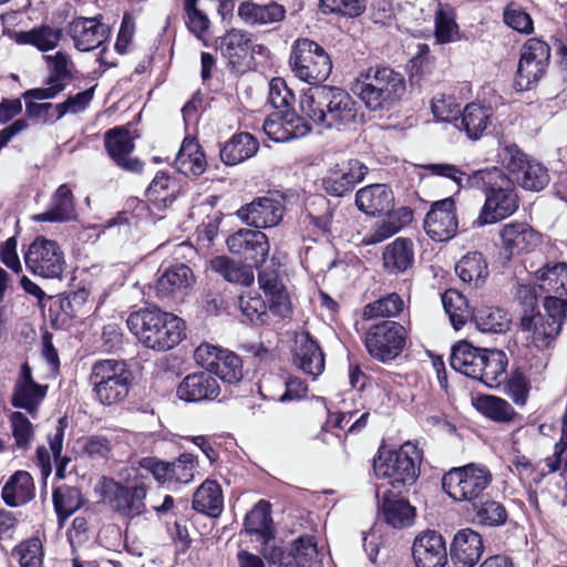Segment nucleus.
<instances>
[{"mask_svg":"<svg viewBox=\"0 0 567 567\" xmlns=\"http://www.w3.org/2000/svg\"><path fill=\"white\" fill-rule=\"evenodd\" d=\"M303 115L322 130L344 131L359 122V105L343 89L317 85L300 100Z\"/></svg>","mask_w":567,"mask_h":567,"instance_id":"f257e3e1","label":"nucleus"},{"mask_svg":"<svg viewBox=\"0 0 567 567\" xmlns=\"http://www.w3.org/2000/svg\"><path fill=\"white\" fill-rule=\"evenodd\" d=\"M126 324L130 331L147 349L167 351L184 338V321L157 307L142 308L132 312Z\"/></svg>","mask_w":567,"mask_h":567,"instance_id":"f03ea898","label":"nucleus"},{"mask_svg":"<svg viewBox=\"0 0 567 567\" xmlns=\"http://www.w3.org/2000/svg\"><path fill=\"white\" fill-rule=\"evenodd\" d=\"M473 188L485 194V203L474 226L495 224L513 215L518 208V197L512 179L499 168L480 169L478 177L472 179Z\"/></svg>","mask_w":567,"mask_h":567,"instance_id":"7ed1b4c3","label":"nucleus"},{"mask_svg":"<svg viewBox=\"0 0 567 567\" xmlns=\"http://www.w3.org/2000/svg\"><path fill=\"white\" fill-rule=\"evenodd\" d=\"M352 91L370 111L390 110L404 94L405 81L390 66H371L361 71Z\"/></svg>","mask_w":567,"mask_h":567,"instance_id":"20e7f679","label":"nucleus"},{"mask_svg":"<svg viewBox=\"0 0 567 567\" xmlns=\"http://www.w3.org/2000/svg\"><path fill=\"white\" fill-rule=\"evenodd\" d=\"M422 460V451L408 441L399 450L380 452L373 460V472L377 478L389 480V485L400 493L416 482Z\"/></svg>","mask_w":567,"mask_h":567,"instance_id":"39448f33","label":"nucleus"},{"mask_svg":"<svg viewBox=\"0 0 567 567\" xmlns=\"http://www.w3.org/2000/svg\"><path fill=\"white\" fill-rule=\"evenodd\" d=\"M89 382L96 400L112 405L127 396L132 385V372L122 360H99L91 368Z\"/></svg>","mask_w":567,"mask_h":567,"instance_id":"423d86ee","label":"nucleus"},{"mask_svg":"<svg viewBox=\"0 0 567 567\" xmlns=\"http://www.w3.org/2000/svg\"><path fill=\"white\" fill-rule=\"evenodd\" d=\"M289 66L296 78L317 85L331 74L332 61L320 44L302 38L297 39L291 47Z\"/></svg>","mask_w":567,"mask_h":567,"instance_id":"0eeeda50","label":"nucleus"},{"mask_svg":"<svg viewBox=\"0 0 567 567\" xmlns=\"http://www.w3.org/2000/svg\"><path fill=\"white\" fill-rule=\"evenodd\" d=\"M567 318V300L546 296L544 313H524L520 318L523 331L532 332V341L538 349H545L559 336Z\"/></svg>","mask_w":567,"mask_h":567,"instance_id":"6e6552de","label":"nucleus"},{"mask_svg":"<svg viewBox=\"0 0 567 567\" xmlns=\"http://www.w3.org/2000/svg\"><path fill=\"white\" fill-rule=\"evenodd\" d=\"M492 473L487 466L470 463L453 467L441 480L443 491L456 502H468L476 506L483 492L492 483Z\"/></svg>","mask_w":567,"mask_h":567,"instance_id":"1a4fd4ad","label":"nucleus"},{"mask_svg":"<svg viewBox=\"0 0 567 567\" xmlns=\"http://www.w3.org/2000/svg\"><path fill=\"white\" fill-rule=\"evenodd\" d=\"M549 61V45L537 38L528 39L520 49L514 79L515 90L524 92L534 89L546 74Z\"/></svg>","mask_w":567,"mask_h":567,"instance_id":"9d476101","label":"nucleus"},{"mask_svg":"<svg viewBox=\"0 0 567 567\" xmlns=\"http://www.w3.org/2000/svg\"><path fill=\"white\" fill-rule=\"evenodd\" d=\"M404 328L391 320L372 326L365 333L364 344L369 354L375 360L386 363L402 352L405 344Z\"/></svg>","mask_w":567,"mask_h":567,"instance_id":"9b49d317","label":"nucleus"},{"mask_svg":"<svg viewBox=\"0 0 567 567\" xmlns=\"http://www.w3.org/2000/svg\"><path fill=\"white\" fill-rule=\"evenodd\" d=\"M24 262L33 275L55 279L65 269L64 254L56 241L37 237L24 255Z\"/></svg>","mask_w":567,"mask_h":567,"instance_id":"f8f14e48","label":"nucleus"},{"mask_svg":"<svg viewBox=\"0 0 567 567\" xmlns=\"http://www.w3.org/2000/svg\"><path fill=\"white\" fill-rule=\"evenodd\" d=\"M102 486L105 497L118 515L134 518L145 512L147 486L144 483L123 485L113 478L103 477Z\"/></svg>","mask_w":567,"mask_h":567,"instance_id":"ddd939ff","label":"nucleus"},{"mask_svg":"<svg viewBox=\"0 0 567 567\" xmlns=\"http://www.w3.org/2000/svg\"><path fill=\"white\" fill-rule=\"evenodd\" d=\"M197 465V457L190 453H184L173 462L152 456L138 461V467L152 474L158 483L188 484L194 480Z\"/></svg>","mask_w":567,"mask_h":567,"instance_id":"4468645a","label":"nucleus"},{"mask_svg":"<svg viewBox=\"0 0 567 567\" xmlns=\"http://www.w3.org/2000/svg\"><path fill=\"white\" fill-rule=\"evenodd\" d=\"M285 214V200L280 195L257 197L243 206L237 216L248 226L256 229L277 226Z\"/></svg>","mask_w":567,"mask_h":567,"instance_id":"2eb2a0df","label":"nucleus"},{"mask_svg":"<svg viewBox=\"0 0 567 567\" xmlns=\"http://www.w3.org/2000/svg\"><path fill=\"white\" fill-rule=\"evenodd\" d=\"M379 516L393 528L402 529L410 527L415 520V507L399 493H394L384 485L375 487Z\"/></svg>","mask_w":567,"mask_h":567,"instance_id":"dca6fc26","label":"nucleus"},{"mask_svg":"<svg viewBox=\"0 0 567 567\" xmlns=\"http://www.w3.org/2000/svg\"><path fill=\"white\" fill-rule=\"evenodd\" d=\"M265 134L277 143L305 137L311 132V123L296 112L282 111L269 115L262 125Z\"/></svg>","mask_w":567,"mask_h":567,"instance_id":"f3484780","label":"nucleus"},{"mask_svg":"<svg viewBox=\"0 0 567 567\" xmlns=\"http://www.w3.org/2000/svg\"><path fill=\"white\" fill-rule=\"evenodd\" d=\"M226 244L231 254L243 256L256 267L267 260L270 248L268 237L258 229L241 228L230 235Z\"/></svg>","mask_w":567,"mask_h":567,"instance_id":"a211bd4d","label":"nucleus"},{"mask_svg":"<svg viewBox=\"0 0 567 567\" xmlns=\"http://www.w3.org/2000/svg\"><path fill=\"white\" fill-rule=\"evenodd\" d=\"M457 231L455 202L452 197L433 202L427 210V236L437 243L447 241Z\"/></svg>","mask_w":567,"mask_h":567,"instance_id":"6ab92c4d","label":"nucleus"},{"mask_svg":"<svg viewBox=\"0 0 567 567\" xmlns=\"http://www.w3.org/2000/svg\"><path fill=\"white\" fill-rule=\"evenodd\" d=\"M66 33L80 51H91L102 45L111 34V29L97 18L79 17L69 22Z\"/></svg>","mask_w":567,"mask_h":567,"instance_id":"aec40b11","label":"nucleus"},{"mask_svg":"<svg viewBox=\"0 0 567 567\" xmlns=\"http://www.w3.org/2000/svg\"><path fill=\"white\" fill-rule=\"evenodd\" d=\"M104 146L110 157L121 168L132 173L142 171L143 163L136 157H130L134 151V142L131 132L124 126L109 130L104 136Z\"/></svg>","mask_w":567,"mask_h":567,"instance_id":"412c9836","label":"nucleus"},{"mask_svg":"<svg viewBox=\"0 0 567 567\" xmlns=\"http://www.w3.org/2000/svg\"><path fill=\"white\" fill-rule=\"evenodd\" d=\"M219 393L216 377L206 371L187 374L176 389L177 398L185 402L214 401Z\"/></svg>","mask_w":567,"mask_h":567,"instance_id":"4be33fe9","label":"nucleus"},{"mask_svg":"<svg viewBox=\"0 0 567 567\" xmlns=\"http://www.w3.org/2000/svg\"><path fill=\"white\" fill-rule=\"evenodd\" d=\"M502 248L506 258L528 252L540 243V235L527 223L512 221L499 230Z\"/></svg>","mask_w":567,"mask_h":567,"instance_id":"5701e85b","label":"nucleus"},{"mask_svg":"<svg viewBox=\"0 0 567 567\" xmlns=\"http://www.w3.org/2000/svg\"><path fill=\"white\" fill-rule=\"evenodd\" d=\"M47 394V386L38 384L32 378V371L28 363L22 364L19 378L13 388L11 404L14 408L24 409L32 416Z\"/></svg>","mask_w":567,"mask_h":567,"instance_id":"b1692460","label":"nucleus"},{"mask_svg":"<svg viewBox=\"0 0 567 567\" xmlns=\"http://www.w3.org/2000/svg\"><path fill=\"white\" fill-rule=\"evenodd\" d=\"M367 172L368 167L360 161L349 159L342 168L331 172L322 179V187L330 196H346L363 181Z\"/></svg>","mask_w":567,"mask_h":567,"instance_id":"393cba45","label":"nucleus"},{"mask_svg":"<svg viewBox=\"0 0 567 567\" xmlns=\"http://www.w3.org/2000/svg\"><path fill=\"white\" fill-rule=\"evenodd\" d=\"M194 282L195 276L187 265H173L157 279L156 296L161 299L183 297L188 293Z\"/></svg>","mask_w":567,"mask_h":567,"instance_id":"a878e982","label":"nucleus"},{"mask_svg":"<svg viewBox=\"0 0 567 567\" xmlns=\"http://www.w3.org/2000/svg\"><path fill=\"white\" fill-rule=\"evenodd\" d=\"M484 551L482 536L471 529L458 530L451 544V558L456 567H474Z\"/></svg>","mask_w":567,"mask_h":567,"instance_id":"bb28decb","label":"nucleus"},{"mask_svg":"<svg viewBox=\"0 0 567 567\" xmlns=\"http://www.w3.org/2000/svg\"><path fill=\"white\" fill-rule=\"evenodd\" d=\"M286 8L276 2L257 3L243 1L237 9L240 20L249 27H266L280 23L286 18Z\"/></svg>","mask_w":567,"mask_h":567,"instance_id":"cd10ccee","label":"nucleus"},{"mask_svg":"<svg viewBox=\"0 0 567 567\" xmlns=\"http://www.w3.org/2000/svg\"><path fill=\"white\" fill-rule=\"evenodd\" d=\"M413 213L410 207H401L395 210H389L386 215L379 220L374 228L365 234L361 240L363 245H375L398 234L404 226L410 224Z\"/></svg>","mask_w":567,"mask_h":567,"instance_id":"c85d7f7f","label":"nucleus"},{"mask_svg":"<svg viewBox=\"0 0 567 567\" xmlns=\"http://www.w3.org/2000/svg\"><path fill=\"white\" fill-rule=\"evenodd\" d=\"M458 278L472 288L478 289L486 282L489 270L485 256L480 251H470L455 265Z\"/></svg>","mask_w":567,"mask_h":567,"instance_id":"c756f323","label":"nucleus"},{"mask_svg":"<svg viewBox=\"0 0 567 567\" xmlns=\"http://www.w3.org/2000/svg\"><path fill=\"white\" fill-rule=\"evenodd\" d=\"M394 196L384 184H372L359 189L355 194L357 207L367 215L389 212Z\"/></svg>","mask_w":567,"mask_h":567,"instance_id":"7c9ffc66","label":"nucleus"},{"mask_svg":"<svg viewBox=\"0 0 567 567\" xmlns=\"http://www.w3.org/2000/svg\"><path fill=\"white\" fill-rule=\"evenodd\" d=\"M486 349L474 347L466 340L456 342L451 349V367L468 378H476Z\"/></svg>","mask_w":567,"mask_h":567,"instance_id":"2f4dec72","label":"nucleus"},{"mask_svg":"<svg viewBox=\"0 0 567 567\" xmlns=\"http://www.w3.org/2000/svg\"><path fill=\"white\" fill-rule=\"evenodd\" d=\"M176 169L185 176L197 177L206 171L205 154L195 138L185 137L175 157Z\"/></svg>","mask_w":567,"mask_h":567,"instance_id":"473e14b6","label":"nucleus"},{"mask_svg":"<svg viewBox=\"0 0 567 567\" xmlns=\"http://www.w3.org/2000/svg\"><path fill=\"white\" fill-rule=\"evenodd\" d=\"M507 357L503 351L487 349L474 380H478L489 388H496L507 379Z\"/></svg>","mask_w":567,"mask_h":567,"instance_id":"72a5a7b5","label":"nucleus"},{"mask_svg":"<svg viewBox=\"0 0 567 567\" xmlns=\"http://www.w3.org/2000/svg\"><path fill=\"white\" fill-rule=\"evenodd\" d=\"M259 148L258 141L249 133L235 134L220 148V158L226 165H237L252 157Z\"/></svg>","mask_w":567,"mask_h":567,"instance_id":"f704fd0d","label":"nucleus"},{"mask_svg":"<svg viewBox=\"0 0 567 567\" xmlns=\"http://www.w3.org/2000/svg\"><path fill=\"white\" fill-rule=\"evenodd\" d=\"M296 364L307 374L313 378L320 375L324 370L323 353L309 333H306L295 351Z\"/></svg>","mask_w":567,"mask_h":567,"instance_id":"c9c22d12","label":"nucleus"},{"mask_svg":"<svg viewBox=\"0 0 567 567\" xmlns=\"http://www.w3.org/2000/svg\"><path fill=\"white\" fill-rule=\"evenodd\" d=\"M251 33L246 30L231 29L219 38L218 50L233 65L244 60L251 47Z\"/></svg>","mask_w":567,"mask_h":567,"instance_id":"e433bc0d","label":"nucleus"},{"mask_svg":"<svg viewBox=\"0 0 567 567\" xmlns=\"http://www.w3.org/2000/svg\"><path fill=\"white\" fill-rule=\"evenodd\" d=\"M34 484L27 471H17L2 488L3 502L11 507L27 503L33 497Z\"/></svg>","mask_w":567,"mask_h":567,"instance_id":"4c0bfd02","label":"nucleus"},{"mask_svg":"<svg viewBox=\"0 0 567 567\" xmlns=\"http://www.w3.org/2000/svg\"><path fill=\"white\" fill-rule=\"evenodd\" d=\"M210 268L230 284L249 287L255 276L249 265H244L227 256H217L210 260Z\"/></svg>","mask_w":567,"mask_h":567,"instance_id":"58836bf2","label":"nucleus"},{"mask_svg":"<svg viewBox=\"0 0 567 567\" xmlns=\"http://www.w3.org/2000/svg\"><path fill=\"white\" fill-rule=\"evenodd\" d=\"M413 244L405 238H396L383 251V266L391 274L404 272L414 260Z\"/></svg>","mask_w":567,"mask_h":567,"instance_id":"ea45409f","label":"nucleus"},{"mask_svg":"<svg viewBox=\"0 0 567 567\" xmlns=\"http://www.w3.org/2000/svg\"><path fill=\"white\" fill-rule=\"evenodd\" d=\"M245 530L255 534L267 545L274 538L271 506L267 501H259L245 517Z\"/></svg>","mask_w":567,"mask_h":567,"instance_id":"a19ab883","label":"nucleus"},{"mask_svg":"<svg viewBox=\"0 0 567 567\" xmlns=\"http://www.w3.org/2000/svg\"><path fill=\"white\" fill-rule=\"evenodd\" d=\"M74 217V200L71 188L63 184L55 190L51 207L35 216L38 221H66Z\"/></svg>","mask_w":567,"mask_h":567,"instance_id":"79ce46f5","label":"nucleus"},{"mask_svg":"<svg viewBox=\"0 0 567 567\" xmlns=\"http://www.w3.org/2000/svg\"><path fill=\"white\" fill-rule=\"evenodd\" d=\"M193 507L195 511L212 517L218 516L223 511L220 486L215 481H205L194 494Z\"/></svg>","mask_w":567,"mask_h":567,"instance_id":"37998d69","label":"nucleus"},{"mask_svg":"<svg viewBox=\"0 0 567 567\" xmlns=\"http://www.w3.org/2000/svg\"><path fill=\"white\" fill-rule=\"evenodd\" d=\"M476 328L484 333H504L509 329L511 317L504 309L480 307L472 317Z\"/></svg>","mask_w":567,"mask_h":567,"instance_id":"c03bdc74","label":"nucleus"},{"mask_svg":"<svg viewBox=\"0 0 567 567\" xmlns=\"http://www.w3.org/2000/svg\"><path fill=\"white\" fill-rule=\"evenodd\" d=\"M456 14L450 4L439 2L434 14V39L437 44L455 42L460 39Z\"/></svg>","mask_w":567,"mask_h":567,"instance_id":"a18cd8bd","label":"nucleus"},{"mask_svg":"<svg viewBox=\"0 0 567 567\" xmlns=\"http://www.w3.org/2000/svg\"><path fill=\"white\" fill-rule=\"evenodd\" d=\"M431 112L435 124H443L446 131L454 133L458 125V115L461 107L455 102L454 96L444 93L436 94L431 100Z\"/></svg>","mask_w":567,"mask_h":567,"instance_id":"49530a36","label":"nucleus"},{"mask_svg":"<svg viewBox=\"0 0 567 567\" xmlns=\"http://www.w3.org/2000/svg\"><path fill=\"white\" fill-rule=\"evenodd\" d=\"M441 300L455 330L462 329L472 319L474 311H472L468 300L457 290H446L441 295Z\"/></svg>","mask_w":567,"mask_h":567,"instance_id":"de8ad7c7","label":"nucleus"},{"mask_svg":"<svg viewBox=\"0 0 567 567\" xmlns=\"http://www.w3.org/2000/svg\"><path fill=\"white\" fill-rule=\"evenodd\" d=\"M539 281V289L545 292H553L557 297L567 295V264L555 262L545 265L536 272Z\"/></svg>","mask_w":567,"mask_h":567,"instance_id":"09e8293b","label":"nucleus"},{"mask_svg":"<svg viewBox=\"0 0 567 567\" xmlns=\"http://www.w3.org/2000/svg\"><path fill=\"white\" fill-rule=\"evenodd\" d=\"M52 498L60 526H63L68 517L84 503L81 491L78 487L66 485L55 488Z\"/></svg>","mask_w":567,"mask_h":567,"instance_id":"8fccbe9b","label":"nucleus"},{"mask_svg":"<svg viewBox=\"0 0 567 567\" xmlns=\"http://www.w3.org/2000/svg\"><path fill=\"white\" fill-rule=\"evenodd\" d=\"M473 406L486 417L496 422L512 421L515 411L512 405L498 396L481 394L473 400Z\"/></svg>","mask_w":567,"mask_h":567,"instance_id":"3c124183","label":"nucleus"},{"mask_svg":"<svg viewBox=\"0 0 567 567\" xmlns=\"http://www.w3.org/2000/svg\"><path fill=\"white\" fill-rule=\"evenodd\" d=\"M491 115L489 109L471 103L465 106L460 124L471 140H477L486 130Z\"/></svg>","mask_w":567,"mask_h":567,"instance_id":"603ef678","label":"nucleus"},{"mask_svg":"<svg viewBox=\"0 0 567 567\" xmlns=\"http://www.w3.org/2000/svg\"><path fill=\"white\" fill-rule=\"evenodd\" d=\"M177 193L178 185L175 178L164 172H159L147 187L146 197L154 204L167 206L175 200Z\"/></svg>","mask_w":567,"mask_h":567,"instance_id":"864d4df0","label":"nucleus"},{"mask_svg":"<svg viewBox=\"0 0 567 567\" xmlns=\"http://www.w3.org/2000/svg\"><path fill=\"white\" fill-rule=\"evenodd\" d=\"M404 302L398 293H389L364 306L362 318L375 320L379 318L398 317L403 310Z\"/></svg>","mask_w":567,"mask_h":567,"instance_id":"5fc2aeb1","label":"nucleus"},{"mask_svg":"<svg viewBox=\"0 0 567 567\" xmlns=\"http://www.w3.org/2000/svg\"><path fill=\"white\" fill-rule=\"evenodd\" d=\"M212 374L226 383H238L244 375L241 359L233 351L224 349L218 361L215 362Z\"/></svg>","mask_w":567,"mask_h":567,"instance_id":"6e6d98bb","label":"nucleus"},{"mask_svg":"<svg viewBox=\"0 0 567 567\" xmlns=\"http://www.w3.org/2000/svg\"><path fill=\"white\" fill-rule=\"evenodd\" d=\"M427 174L431 176L443 177L452 181L455 184L456 192L462 188H473L472 179L478 177L480 171L467 174L456 165L449 163H432L427 164Z\"/></svg>","mask_w":567,"mask_h":567,"instance_id":"4d7b16f0","label":"nucleus"},{"mask_svg":"<svg viewBox=\"0 0 567 567\" xmlns=\"http://www.w3.org/2000/svg\"><path fill=\"white\" fill-rule=\"evenodd\" d=\"M11 433L14 439L13 449L22 452L30 450L34 440V426L30 420L19 411L9 416Z\"/></svg>","mask_w":567,"mask_h":567,"instance_id":"13d9d810","label":"nucleus"},{"mask_svg":"<svg viewBox=\"0 0 567 567\" xmlns=\"http://www.w3.org/2000/svg\"><path fill=\"white\" fill-rule=\"evenodd\" d=\"M516 181L520 187L527 190L539 192L549 183L547 167L536 161H529Z\"/></svg>","mask_w":567,"mask_h":567,"instance_id":"bf43d9fd","label":"nucleus"},{"mask_svg":"<svg viewBox=\"0 0 567 567\" xmlns=\"http://www.w3.org/2000/svg\"><path fill=\"white\" fill-rule=\"evenodd\" d=\"M44 59L49 69L48 80L65 89L68 82L72 79L73 63L71 59L63 52L45 55Z\"/></svg>","mask_w":567,"mask_h":567,"instance_id":"052dcab7","label":"nucleus"},{"mask_svg":"<svg viewBox=\"0 0 567 567\" xmlns=\"http://www.w3.org/2000/svg\"><path fill=\"white\" fill-rule=\"evenodd\" d=\"M307 218L322 234H329L332 230L333 208L324 197H317L307 212Z\"/></svg>","mask_w":567,"mask_h":567,"instance_id":"680f3d73","label":"nucleus"},{"mask_svg":"<svg viewBox=\"0 0 567 567\" xmlns=\"http://www.w3.org/2000/svg\"><path fill=\"white\" fill-rule=\"evenodd\" d=\"M238 307L241 313L256 326H262L268 320V307L259 295L240 296Z\"/></svg>","mask_w":567,"mask_h":567,"instance_id":"e2e57ef3","label":"nucleus"},{"mask_svg":"<svg viewBox=\"0 0 567 567\" xmlns=\"http://www.w3.org/2000/svg\"><path fill=\"white\" fill-rule=\"evenodd\" d=\"M65 423L63 419L58 421L53 433L48 434V443L53 455L55 463V475L59 478H64L65 468L70 462V457L62 455L63 441H64Z\"/></svg>","mask_w":567,"mask_h":567,"instance_id":"0e129e2a","label":"nucleus"},{"mask_svg":"<svg viewBox=\"0 0 567 567\" xmlns=\"http://www.w3.org/2000/svg\"><path fill=\"white\" fill-rule=\"evenodd\" d=\"M60 38L61 31L48 25H43L39 29H33L29 32H23L20 34L21 42L30 43L41 51L53 49L58 44Z\"/></svg>","mask_w":567,"mask_h":567,"instance_id":"69168bd1","label":"nucleus"},{"mask_svg":"<svg viewBox=\"0 0 567 567\" xmlns=\"http://www.w3.org/2000/svg\"><path fill=\"white\" fill-rule=\"evenodd\" d=\"M13 555L18 557L20 567H41L42 543L37 537L30 538L17 546Z\"/></svg>","mask_w":567,"mask_h":567,"instance_id":"338daca9","label":"nucleus"},{"mask_svg":"<svg viewBox=\"0 0 567 567\" xmlns=\"http://www.w3.org/2000/svg\"><path fill=\"white\" fill-rule=\"evenodd\" d=\"M306 567H319V553L312 537L301 536L292 543L289 551Z\"/></svg>","mask_w":567,"mask_h":567,"instance_id":"774afa93","label":"nucleus"}]
</instances>
